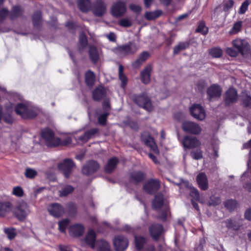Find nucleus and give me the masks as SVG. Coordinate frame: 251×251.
Listing matches in <instances>:
<instances>
[{"label": "nucleus", "instance_id": "38", "mask_svg": "<svg viewBox=\"0 0 251 251\" xmlns=\"http://www.w3.org/2000/svg\"><path fill=\"white\" fill-rule=\"evenodd\" d=\"M209 53L212 57L219 58L222 55L223 50L220 48L215 47L210 49Z\"/></svg>", "mask_w": 251, "mask_h": 251}, {"label": "nucleus", "instance_id": "30", "mask_svg": "<svg viewBox=\"0 0 251 251\" xmlns=\"http://www.w3.org/2000/svg\"><path fill=\"white\" fill-rule=\"evenodd\" d=\"M149 57V53L147 51L143 52L139 56L138 58L134 61L132 65L134 67L137 68L145 62Z\"/></svg>", "mask_w": 251, "mask_h": 251}, {"label": "nucleus", "instance_id": "58", "mask_svg": "<svg viewBox=\"0 0 251 251\" xmlns=\"http://www.w3.org/2000/svg\"><path fill=\"white\" fill-rule=\"evenodd\" d=\"M79 43L80 46L84 48L87 44V41L86 36L83 33H81L79 36Z\"/></svg>", "mask_w": 251, "mask_h": 251}, {"label": "nucleus", "instance_id": "1", "mask_svg": "<svg viewBox=\"0 0 251 251\" xmlns=\"http://www.w3.org/2000/svg\"><path fill=\"white\" fill-rule=\"evenodd\" d=\"M152 206L155 209L160 208L162 207H164V210L162 211L159 218L162 221L165 220L169 215V211L167 204L165 203L164 197L162 194L158 193L155 195L154 200L152 202Z\"/></svg>", "mask_w": 251, "mask_h": 251}, {"label": "nucleus", "instance_id": "5", "mask_svg": "<svg viewBox=\"0 0 251 251\" xmlns=\"http://www.w3.org/2000/svg\"><path fill=\"white\" fill-rule=\"evenodd\" d=\"M182 128L185 132L194 135L200 134L202 131L199 125L190 121L184 122L182 124Z\"/></svg>", "mask_w": 251, "mask_h": 251}, {"label": "nucleus", "instance_id": "25", "mask_svg": "<svg viewBox=\"0 0 251 251\" xmlns=\"http://www.w3.org/2000/svg\"><path fill=\"white\" fill-rule=\"evenodd\" d=\"M162 229L163 227L161 225H153L150 227L149 231L152 238L156 240L160 235Z\"/></svg>", "mask_w": 251, "mask_h": 251}, {"label": "nucleus", "instance_id": "2", "mask_svg": "<svg viewBox=\"0 0 251 251\" xmlns=\"http://www.w3.org/2000/svg\"><path fill=\"white\" fill-rule=\"evenodd\" d=\"M139 45L133 42H130L125 45L118 47L114 49V52L119 56L124 57L135 53L139 49Z\"/></svg>", "mask_w": 251, "mask_h": 251}, {"label": "nucleus", "instance_id": "31", "mask_svg": "<svg viewBox=\"0 0 251 251\" xmlns=\"http://www.w3.org/2000/svg\"><path fill=\"white\" fill-rule=\"evenodd\" d=\"M89 56L92 62L96 63L99 58V54L96 48L93 46L89 47Z\"/></svg>", "mask_w": 251, "mask_h": 251}, {"label": "nucleus", "instance_id": "51", "mask_svg": "<svg viewBox=\"0 0 251 251\" xmlns=\"http://www.w3.org/2000/svg\"><path fill=\"white\" fill-rule=\"evenodd\" d=\"M197 31L202 34H206L208 32V28L203 22H201L197 29Z\"/></svg>", "mask_w": 251, "mask_h": 251}, {"label": "nucleus", "instance_id": "48", "mask_svg": "<svg viewBox=\"0 0 251 251\" xmlns=\"http://www.w3.org/2000/svg\"><path fill=\"white\" fill-rule=\"evenodd\" d=\"M33 23L35 25H38L41 22V14L40 11H37L33 15Z\"/></svg>", "mask_w": 251, "mask_h": 251}, {"label": "nucleus", "instance_id": "9", "mask_svg": "<svg viewBox=\"0 0 251 251\" xmlns=\"http://www.w3.org/2000/svg\"><path fill=\"white\" fill-rule=\"evenodd\" d=\"M29 103H18L15 108L16 113L20 115L23 118L26 117H31L34 116L36 114V111H34L33 113L31 114L28 111Z\"/></svg>", "mask_w": 251, "mask_h": 251}, {"label": "nucleus", "instance_id": "36", "mask_svg": "<svg viewBox=\"0 0 251 251\" xmlns=\"http://www.w3.org/2000/svg\"><path fill=\"white\" fill-rule=\"evenodd\" d=\"M134 238L136 248L138 250H140L142 249L143 245L146 242V239L140 236H135Z\"/></svg>", "mask_w": 251, "mask_h": 251}, {"label": "nucleus", "instance_id": "55", "mask_svg": "<svg viewBox=\"0 0 251 251\" xmlns=\"http://www.w3.org/2000/svg\"><path fill=\"white\" fill-rule=\"evenodd\" d=\"M12 194L17 197H22L24 195V192L21 187L17 186L13 188Z\"/></svg>", "mask_w": 251, "mask_h": 251}, {"label": "nucleus", "instance_id": "53", "mask_svg": "<svg viewBox=\"0 0 251 251\" xmlns=\"http://www.w3.org/2000/svg\"><path fill=\"white\" fill-rule=\"evenodd\" d=\"M34 111H36V112L34 116H33L32 117H26V118H33L36 117L40 112V110L38 107L34 106L31 104H29L28 105V111H29L30 113L32 114L34 113Z\"/></svg>", "mask_w": 251, "mask_h": 251}, {"label": "nucleus", "instance_id": "59", "mask_svg": "<svg viewBox=\"0 0 251 251\" xmlns=\"http://www.w3.org/2000/svg\"><path fill=\"white\" fill-rule=\"evenodd\" d=\"M242 101L245 106H249L251 104V97L248 95H245L242 97Z\"/></svg>", "mask_w": 251, "mask_h": 251}, {"label": "nucleus", "instance_id": "11", "mask_svg": "<svg viewBox=\"0 0 251 251\" xmlns=\"http://www.w3.org/2000/svg\"><path fill=\"white\" fill-rule=\"evenodd\" d=\"M113 244L116 251H124L127 247L128 242L125 237L118 235L115 237Z\"/></svg>", "mask_w": 251, "mask_h": 251}, {"label": "nucleus", "instance_id": "45", "mask_svg": "<svg viewBox=\"0 0 251 251\" xmlns=\"http://www.w3.org/2000/svg\"><path fill=\"white\" fill-rule=\"evenodd\" d=\"M22 10L19 6H14L13 7L11 13L10 15L11 19H14L21 15Z\"/></svg>", "mask_w": 251, "mask_h": 251}, {"label": "nucleus", "instance_id": "19", "mask_svg": "<svg viewBox=\"0 0 251 251\" xmlns=\"http://www.w3.org/2000/svg\"><path fill=\"white\" fill-rule=\"evenodd\" d=\"M232 45L234 48L242 54H244V51H247L249 48L248 43L243 39H236L232 41Z\"/></svg>", "mask_w": 251, "mask_h": 251}, {"label": "nucleus", "instance_id": "61", "mask_svg": "<svg viewBox=\"0 0 251 251\" xmlns=\"http://www.w3.org/2000/svg\"><path fill=\"white\" fill-rule=\"evenodd\" d=\"M108 115V113H105L100 115L99 117V123L101 125H104L106 123V118Z\"/></svg>", "mask_w": 251, "mask_h": 251}, {"label": "nucleus", "instance_id": "7", "mask_svg": "<svg viewBox=\"0 0 251 251\" xmlns=\"http://www.w3.org/2000/svg\"><path fill=\"white\" fill-rule=\"evenodd\" d=\"M190 112L191 115L195 119L202 121L206 116L203 108L199 104H194L190 107Z\"/></svg>", "mask_w": 251, "mask_h": 251}, {"label": "nucleus", "instance_id": "46", "mask_svg": "<svg viewBox=\"0 0 251 251\" xmlns=\"http://www.w3.org/2000/svg\"><path fill=\"white\" fill-rule=\"evenodd\" d=\"M225 206L229 210H232L237 207V202L232 200H227L225 202Z\"/></svg>", "mask_w": 251, "mask_h": 251}, {"label": "nucleus", "instance_id": "42", "mask_svg": "<svg viewBox=\"0 0 251 251\" xmlns=\"http://www.w3.org/2000/svg\"><path fill=\"white\" fill-rule=\"evenodd\" d=\"M224 224L229 229L237 230L239 226L237 225L235 222L231 220H227L224 222Z\"/></svg>", "mask_w": 251, "mask_h": 251}, {"label": "nucleus", "instance_id": "17", "mask_svg": "<svg viewBox=\"0 0 251 251\" xmlns=\"http://www.w3.org/2000/svg\"><path fill=\"white\" fill-rule=\"evenodd\" d=\"M99 164L95 161L88 162L82 168V173L86 175H90L96 172L99 168Z\"/></svg>", "mask_w": 251, "mask_h": 251}, {"label": "nucleus", "instance_id": "14", "mask_svg": "<svg viewBox=\"0 0 251 251\" xmlns=\"http://www.w3.org/2000/svg\"><path fill=\"white\" fill-rule=\"evenodd\" d=\"M181 143L185 149L197 148L200 146V141L194 137L186 136L181 141Z\"/></svg>", "mask_w": 251, "mask_h": 251}, {"label": "nucleus", "instance_id": "24", "mask_svg": "<svg viewBox=\"0 0 251 251\" xmlns=\"http://www.w3.org/2000/svg\"><path fill=\"white\" fill-rule=\"evenodd\" d=\"M98 131V130L96 128L86 131L82 135L79 137L78 140L83 143H86L88 140L92 138L97 133Z\"/></svg>", "mask_w": 251, "mask_h": 251}, {"label": "nucleus", "instance_id": "64", "mask_svg": "<svg viewBox=\"0 0 251 251\" xmlns=\"http://www.w3.org/2000/svg\"><path fill=\"white\" fill-rule=\"evenodd\" d=\"M129 8L136 13H139L141 10V8L139 5L132 4L129 6Z\"/></svg>", "mask_w": 251, "mask_h": 251}, {"label": "nucleus", "instance_id": "28", "mask_svg": "<svg viewBox=\"0 0 251 251\" xmlns=\"http://www.w3.org/2000/svg\"><path fill=\"white\" fill-rule=\"evenodd\" d=\"M77 5L81 11L86 12L91 10V3L90 0H79L77 2Z\"/></svg>", "mask_w": 251, "mask_h": 251}, {"label": "nucleus", "instance_id": "33", "mask_svg": "<svg viewBox=\"0 0 251 251\" xmlns=\"http://www.w3.org/2000/svg\"><path fill=\"white\" fill-rule=\"evenodd\" d=\"M11 208V204L9 202H0V216L5 215Z\"/></svg>", "mask_w": 251, "mask_h": 251}, {"label": "nucleus", "instance_id": "40", "mask_svg": "<svg viewBox=\"0 0 251 251\" xmlns=\"http://www.w3.org/2000/svg\"><path fill=\"white\" fill-rule=\"evenodd\" d=\"M188 46L189 44L187 42L180 43L178 45L174 47V54H178L180 51L186 49Z\"/></svg>", "mask_w": 251, "mask_h": 251}, {"label": "nucleus", "instance_id": "32", "mask_svg": "<svg viewBox=\"0 0 251 251\" xmlns=\"http://www.w3.org/2000/svg\"><path fill=\"white\" fill-rule=\"evenodd\" d=\"M119 77L122 82L121 87L125 88L128 82V79L124 73V67L121 65L119 66Z\"/></svg>", "mask_w": 251, "mask_h": 251}, {"label": "nucleus", "instance_id": "15", "mask_svg": "<svg viewBox=\"0 0 251 251\" xmlns=\"http://www.w3.org/2000/svg\"><path fill=\"white\" fill-rule=\"evenodd\" d=\"M141 138L145 144L150 148L151 151L156 154L159 153V150L154 139L148 133L142 134Z\"/></svg>", "mask_w": 251, "mask_h": 251}, {"label": "nucleus", "instance_id": "8", "mask_svg": "<svg viewBox=\"0 0 251 251\" xmlns=\"http://www.w3.org/2000/svg\"><path fill=\"white\" fill-rule=\"evenodd\" d=\"M75 165L73 162L69 159L64 160L62 162L58 164V168L63 172L65 177L70 176L73 168Z\"/></svg>", "mask_w": 251, "mask_h": 251}, {"label": "nucleus", "instance_id": "34", "mask_svg": "<svg viewBox=\"0 0 251 251\" xmlns=\"http://www.w3.org/2000/svg\"><path fill=\"white\" fill-rule=\"evenodd\" d=\"M144 178V175L140 172H133L131 174L130 180L134 183L141 181Z\"/></svg>", "mask_w": 251, "mask_h": 251}, {"label": "nucleus", "instance_id": "63", "mask_svg": "<svg viewBox=\"0 0 251 251\" xmlns=\"http://www.w3.org/2000/svg\"><path fill=\"white\" fill-rule=\"evenodd\" d=\"M8 14L7 9L4 8L0 11V22L3 21Z\"/></svg>", "mask_w": 251, "mask_h": 251}, {"label": "nucleus", "instance_id": "54", "mask_svg": "<svg viewBox=\"0 0 251 251\" xmlns=\"http://www.w3.org/2000/svg\"><path fill=\"white\" fill-rule=\"evenodd\" d=\"M191 155L193 158L196 160L200 159L202 157V151L200 150L192 151Z\"/></svg>", "mask_w": 251, "mask_h": 251}, {"label": "nucleus", "instance_id": "52", "mask_svg": "<svg viewBox=\"0 0 251 251\" xmlns=\"http://www.w3.org/2000/svg\"><path fill=\"white\" fill-rule=\"evenodd\" d=\"M250 4V1L249 0H245L241 5L239 10V13L243 14L246 12L248 8V6Z\"/></svg>", "mask_w": 251, "mask_h": 251}, {"label": "nucleus", "instance_id": "62", "mask_svg": "<svg viewBox=\"0 0 251 251\" xmlns=\"http://www.w3.org/2000/svg\"><path fill=\"white\" fill-rule=\"evenodd\" d=\"M71 138L68 136H67L66 137H64L63 139H60V143L58 144L59 145H68L71 142Z\"/></svg>", "mask_w": 251, "mask_h": 251}, {"label": "nucleus", "instance_id": "35", "mask_svg": "<svg viewBox=\"0 0 251 251\" xmlns=\"http://www.w3.org/2000/svg\"><path fill=\"white\" fill-rule=\"evenodd\" d=\"M97 250L98 251H109L110 247L108 243L103 240L97 242Z\"/></svg>", "mask_w": 251, "mask_h": 251}, {"label": "nucleus", "instance_id": "10", "mask_svg": "<svg viewBox=\"0 0 251 251\" xmlns=\"http://www.w3.org/2000/svg\"><path fill=\"white\" fill-rule=\"evenodd\" d=\"M126 8L125 2L118 1L115 2L111 7V13L115 17L123 15L126 12Z\"/></svg>", "mask_w": 251, "mask_h": 251}, {"label": "nucleus", "instance_id": "56", "mask_svg": "<svg viewBox=\"0 0 251 251\" xmlns=\"http://www.w3.org/2000/svg\"><path fill=\"white\" fill-rule=\"evenodd\" d=\"M226 52L232 57L236 56L239 53H240L237 49H234L232 48H228L226 50Z\"/></svg>", "mask_w": 251, "mask_h": 251}, {"label": "nucleus", "instance_id": "44", "mask_svg": "<svg viewBox=\"0 0 251 251\" xmlns=\"http://www.w3.org/2000/svg\"><path fill=\"white\" fill-rule=\"evenodd\" d=\"M242 25V22L241 21L235 23L231 29L229 31V34L232 35L238 33L241 30Z\"/></svg>", "mask_w": 251, "mask_h": 251}, {"label": "nucleus", "instance_id": "18", "mask_svg": "<svg viewBox=\"0 0 251 251\" xmlns=\"http://www.w3.org/2000/svg\"><path fill=\"white\" fill-rule=\"evenodd\" d=\"M237 100V92L236 90L232 87L229 88L225 94V103L227 105H229L230 103L236 102Z\"/></svg>", "mask_w": 251, "mask_h": 251}, {"label": "nucleus", "instance_id": "57", "mask_svg": "<svg viewBox=\"0 0 251 251\" xmlns=\"http://www.w3.org/2000/svg\"><path fill=\"white\" fill-rule=\"evenodd\" d=\"M119 25L124 27H129L132 25V22L130 20L124 18L119 21Z\"/></svg>", "mask_w": 251, "mask_h": 251}, {"label": "nucleus", "instance_id": "3", "mask_svg": "<svg viewBox=\"0 0 251 251\" xmlns=\"http://www.w3.org/2000/svg\"><path fill=\"white\" fill-rule=\"evenodd\" d=\"M30 213V211L26 202L23 201L17 202L14 210V213L19 220L24 221Z\"/></svg>", "mask_w": 251, "mask_h": 251}, {"label": "nucleus", "instance_id": "47", "mask_svg": "<svg viewBox=\"0 0 251 251\" xmlns=\"http://www.w3.org/2000/svg\"><path fill=\"white\" fill-rule=\"evenodd\" d=\"M74 191V188L71 185H66L59 191L61 196H66Z\"/></svg>", "mask_w": 251, "mask_h": 251}, {"label": "nucleus", "instance_id": "43", "mask_svg": "<svg viewBox=\"0 0 251 251\" xmlns=\"http://www.w3.org/2000/svg\"><path fill=\"white\" fill-rule=\"evenodd\" d=\"M70 223L68 219L62 220L58 222L59 230L62 232H65L67 226Z\"/></svg>", "mask_w": 251, "mask_h": 251}, {"label": "nucleus", "instance_id": "39", "mask_svg": "<svg viewBox=\"0 0 251 251\" xmlns=\"http://www.w3.org/2000/svg\"><path fill=\"white\" fill-rule=\"evenodd\" d=\"M161 14V12L159 10L153 12H148L145 14V18L149 20H151L158 17Z\"/></svg>", "mask_w": 251, "mask_h": 251}, {"label": "nucleus", "instance_id": "16", "mask_svg": "<svg viewBox=\"0 0 251 251\" xmlns=\"http://www.w3.org/2000/svg\"><path fill=\"white\" fill-rule=\"evenodd\" d=\"M48 209L50 214L55 217H59L65 212L63 207L60 204L56 203L49 206Z\"/></svg>", "mask_w": 251, "mask_h": 251}, {"label": "nucleus", "instance_id": "22", "mask_svg": "<svg viewBox=\"0 0 251 251\" xmlns=\"http://www.w3.org/2000/svg\"><path fill=\"white\" fill-rule=\"evenodd\" d=\"M222 89L221 87L217 85H212L207 89V94L210 100L212 99L219 98L221 96Z\"/></svg>", "mask_w": 251, "mask_h": 251}, {"label": "nucleus", "instance_id": "41", "mask_svg": "<svg viewBox=\"0 0 251 251\" xmlns=\"http://www.w3.org/2000/svg\"><path fill=\"white\" fill-rule=\"evenodd\" d=\"M224 224L229 229L237 230L239 226L237 225L235 222L231 220H227L224 222Z\"/></svg>", "mask_w": 251, "mask_h": 251}, {"label": "nucleus", "instance_id": "27", "mask_svg": "<svg viewBox=\"0 0 251 251\" xmlns=\"http://www.w3.org/2000/svg\"><path fill=\"white\" fill-rule=\"evenodd\" d=\"M106 90L102 86L98 87L93 92V97L94 100H99L105 96Z\"/></svg>", "mask_w": 251, "mask_h": 251}, {"label": "nucleus", "instance_id": "29", "mask_svg": "<svg viewBox=\"0 0 251 251\" xmlns=\"http://www.w3.org/2000/svg\"><path fill=\"white\" fill-rule=\"evenodd\" d=\"M118 162V159L116 157H113L110 159L105 167V171L107 173L112 172L115 168Z\"/></svg>", "mask_w": 251, "mask_h": 251}, {"label": "nucleus", "instance_id": "26", "mask_svg": "<svg viewBox=\"0 0 251 251\" xmlns=\"http://www.w3.org/2000/svg\"><path fill=\"white\" fill-rule=\"evenodd\" d=\"M95 241L96 233L94 230L90 229L85 237V242L92 249H94L95 246Z\"/></svg>", "mask_w": 251, "mask_h": 251}, {"label": "nucleus", "instance_id": "12", "mask_svg": "<svg viewBox=\"0 0 251 251\" xmlns=\"http://www.w3.org/2000/svg\"><path fill=\"white\" fill-rule=\"evenodd\" d=\"M93 14L98 17L102 16L106 12V5L101 0H97L91 6Z\"/></svg>", "mask_w": 251, "mask_h": 251}, {"label": "nucleus", "instance_id": "23", "mask_svg": "<svg viewBox=\"0 0 251 251\" xmlns=\"http://www.w3.org/2000/svg\"><path fill=\"white\" fill-rule=\"evenodd\" d=\"M197 182L199 187L202 190L208 188V180L206 175L203 173H200L197 176Z\"/></svg>", "mask_w": 251, "mask_h": 251}, {"label": "nucleus", "instance_id": "21", "mask_svg": "<svg viewBox=\"0 0 251 251\" xmlns=\"http://www.w3.org/2000/svg\"><path fill=\"white\" fill-rule=\"evenodd\" d=\"M84 231V227L81 224H76L71 226L69 229L71 236L78 237L82 235Z\"/></svg>", "mask_w": 251, "mask_h": 251}, {"label": "nucleus", "instance_id": "13", "mask_svg": "<svg viewBox=\"0 0 251 251\" xmlns=\"http://www.w3.org/2000/svg\"><path fill=\"white\" fill-rule=\"evenodd\" d=\"M160 187V182L157 179H151L144 184V190L149 194H152L157 191Z\"/></svg>", "mask_w": 251, "mask_h": 251}, {"label": "nucleus", "instance_id": "50", "mask_svg": "<svg viewBox=\"0 0 251 251\" xmlns=\"http://www.w3.org/2000/svg\"><path fill=\"white\" fill-rule=\"evenodd\" d=\"M4 232L9 239H13L16 235V232L14 228H5Z\"/></svg>", "mask_w": 251, "mask_h": 251}, {"label": "nucleus", "instance_id": "6", "mask_svg": "<svg viewBox=\"0 0 251 251\" xmlns=\"http://www.w3.org/2000/svg\"><path fill=\"white\" fill-rule=\"evenodd\" d=\"M135 102L139 106L148 111L153 109V106L150 99L145 95L137 96L134 98Z\"/></svg>", "mask_w": 251, "mask_h": 251}, {"label": "nucleus", "instance_id": "20", "mask_svg": "<svg viewBox=\"0 0 251 251\" xmlns=\"http://www.w3.org/2000/svg\"><path fill=\"white\" fill-rule=\"evenodd\" d=\"M152 70L151 65H148L140 73L141 80L145 84L150 83L151 80V74Z\"/></svg>", "mask_w": 251, "mask_h": 251}, {"label": "nucleus", "instance_id": "37", "mask_svg": "<svg viewBox=\"0 0 251 251\" xmlns=\"http://www.w3.org/2000/svg\"><path fill=\"white\" fill-rule=\"evenodd\" d=\"M95 81L94 74L91 71H88L85 74V81L88 86H91Z\"/></svg>", "mask_w": 251, "mask_h": 251}, {"label": "nucleus", "instance_id": "49", "mask_svg": "<svg viewBox=\"0 0 251 251\" xmlns=\"http://www.w3.org/2000/svg\"><path fill=\"white\" fill-rule=\"evenodd\" d=\"M37 174V172L35 170L30 168L26 169L25 173V176L29 178H34Z\"/></svg>", "mask_w": 251, "mask_h": 251}, {"label": "nucleus", "instance_id": "4", "mask_svg": "<svg viewBox=\"0 0 251 251\" xmlns=\"http://www.w3.org/2000/svg\"><path fill=\"white\" fill-rule=\"evenodd\" d=\"M41 135L46 141L48 146H57L60 143V139L55 137L54 133L50 129L46 128L43 129L42 131Z\"/></svg>", "mask_w": 251, "mask_h": 251}, {"label": "nucleus", "instance_id": "60", "mask_svg": "<svg viewBox=\"0 0 251 251\" xmlns=\"http://www.w3.org/2000/svg\"><path fill=\"white\" fill-rule=\"evenodd\" d=\"M234 4V1L232 0H228L225 2L224 4V10L227 11L229 9L231 8Z\"/></svg>", "mask_w": 251, "mask_h": 251}]
</instances>
